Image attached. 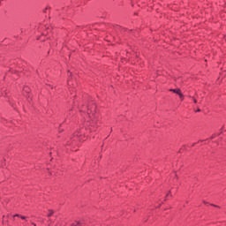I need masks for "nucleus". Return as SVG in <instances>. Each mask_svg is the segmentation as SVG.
Instances as JSON below:
<instances>
[{"label":"nucleus","instance_id":"nucleus-6","mask_svg":"<svg viewBox=\"0 0 226 226\" xmlns=\"http://www.w3.org/2000/svg\"><path fill=\"white\" fill-rule=\"evenodd\" d=\"M14 216H17L18 218H20V215H19V214H17V215H15Z\"/></svg>","mask_w":226,"mask_h":226},{"label":"nucleus","instance_id":"nucleus-4","mask_svg":"<svg viewBox=\"0 0 226 226\" xmlns=\"http://www.w3.org/2000/svg\"><path fill=\"white\" fill-rule=\"evenodd\" d=\"M21 220H26V216L20 215Z\"/></svg>","mask_w":226,"mask_h":226},{"label":"nucleus","instance_id":"nucleus-8","mask_svg":"<svg viewBox=\"0 0 226 226\" xmlns=\"http://www.w3.org/2000/svg\"><path fill=\"white\" fill-rule=\"evenodd\" d=\"M87 114H91V110L90 109L87 110Z\"/></svg>","mask_w":226,"mask_h":226},{"label":"nucleus","instance_id":"nucleus-10","mask_svg":"<svg viewBox=\"0 0 226 226\" xmlns=\"http://www.w3.org/2000/svg\"><path fill=\"white\" fill-rule=\"evenodd\" d=\"M32 225H34V226H36V223H34V222H32Z\"/></svg>","mask_w":226,"mask_h":226},{"label":"nucleus","instance_id":"nucleus-11","mask_svg":"<svg viewBox=\"0 0 226 226\" xmlns=\"http://www.w3.org/2000/svg\"><path fill=\"white\" fill-rule=\"evenodd\" d=\"M211 139H215V135H213V136L211 137Z\"/></svg>","mask_w":226,"mask_h":226},{"label":"nucleus","instance_id":"nucleus-12","mask_svg":"<svg viewBox=\"0 0 226 226\" xmlns=\"http://www.w3.org/2000/svg\"><path fill=\"white\" fill-rule=\"evenodd\" d=\"M169 195H170V192L167 194V197H169Z\"/></svg>","mask_w":226,"mask_h":226},{"label":"nucleus","instance_id":"nucleus-2","mask_svg":"<svg viewBox=\"0 0 226 226\" xmlns=\"http://www.w3.org/2000/svg\"><path fill=\"white\" fill-rule=\"evenodd\" d=\"M53 215H54V210H49V213L48 216L50 217Z\"/></svg>","mask_w":226,"mask_h":226},{"label":"nucleus","instance_id":"nucleus-1","mask_svg":"<svg viewBox=\"0 0 226 226\" xmlns=\"http://www.w3.org/2000/svg\"><path fill=\"white\" fill-rule=\"evenodd\" d=\"M171 93H176V94H179L181 93V89H170Z\"/></svg>","mask_w":226,"mask_h":226},{"label":"nucleus","instance_id":"nucleus-5","mask_svg":"<svg viewBox=\"0 0 226 226\" xmlns=\"http://www.w3.org/2000/svg\"><path fill=\"white\" fill-rule=\"evenodd\" d=\"M192 100H193V102H194V103H197V99H195V98L192 97Z\"/></svg>","mask_w":226,"mask_h":226},{"label":"nucleus","instance_id":"nucleus-13","mask_svg":"<svg viewBox=\"0 0 226 226\" xmlns=\"http://www.w3.org/2000/svg\"><path fill=\"white\" fill-rule=\"evenodd\" d=\"M204 202V204H207V202H206V201H203Z\"/></svg>","mask_w":226,"mask_h":226},{"label":"nucleus","instance_id":"nucleus-9","mask_svg":"<svg viewBox=\"0 0 226 226\" xmlns=\"http://www.w3.org/2000/svg\"><path fill=\"white\" fill-rule=\"evenodd\" d=\"M196 112H200V109H198L196 110Z\"/></svg>","mask_w":226,"mask_h":226},{"label":"nucleus","instance_id":"nucleus-7","mask_svg":"<svg viewBox=\"0 0 226 226\" xmlns=\"http://www.w3.org/2000/svg\"><path fill=\"white\" fill-rule=\"evenodd\" d=\"M211 206H214V207H218L216 205H213V204H211Z\"/></svg>","mask_w":226,"mask_h":226},{"label":"nucleus","instance_id":"nucleus-3","mask_svg":"<svg viewBox=\"0 0 226 226\" xmlns=\"http://www.w3.org/2000/svg\"><path fill=\"white\" fill-rule=\"evenodd\" d=\"M178 96H180L181 100H184L183 94L181 92L179 93Z\"/></svg>","mask_w":226,"mask_h":226}]
</instances>
